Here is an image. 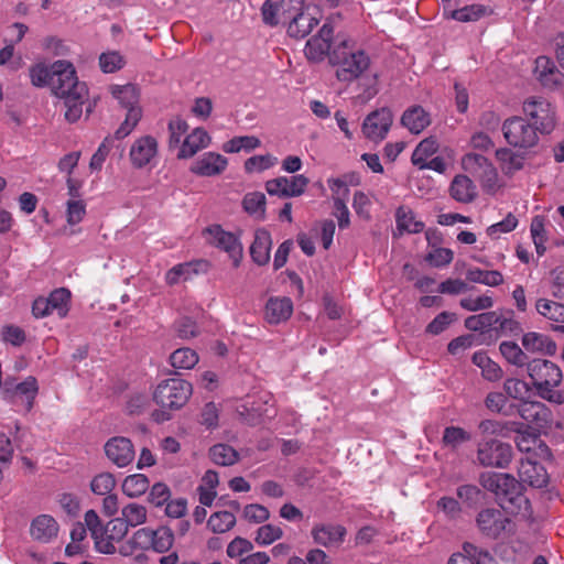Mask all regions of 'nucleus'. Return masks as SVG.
<instances>
[{
	"mask_svg": "<svg viewBox=\"0 0 564 564\" xmlns=\"http://www.w3.org/2000/svg\"><path fill=\"white\" fill-rule=\"evenodd\" d=\"M51 89L55 96L64 99L65 119L68 122H76L83 113L88 89L85 83L78 82L75 68L69 62L53 63Z\"/></svg>",
	"mask_w": 564,
	"mask_h": 564,
	"instance_id": "f257e3e1",
	"label": "nucleus"
},
{
	"mask_svg": "<svg viewBox=\"0 0 564 564\" xmlns=\"http://www.w3.org/2000/svg\"><path fill=\"white\" fill-rule=\"evenodd\" d=\"M480 485L492 492L499 506L509 513L528 512L529 499L522 494V486L512 475L506 473H482Z\"/></svg>",
	"mask_w": 564,
	"mask_h": 564,
	"instance_id": "f03ea898",
	"label": "nucleus"
},
{
	"mask_svg": "<svg viewBox=\"0 0 564 564\" xmlns=\"http://www.w3.org/2000/svg\"><path fill=\"white\" fill-rule=\"evenodd\" d=\"M192 393V384L184 379L170 378L161 381L153 392V401L161 408L153 412L154 421L160 423L170 420L169 411L184 406Z\"/></svg>",
	"mask_w": 564,
	"mask_h": 564,
	"instance_id": "7ed1b4c3",
	"label": "nucleus"
},
{
	"mask_svg": "<svg viewBox=\"0 0 564 564\" xmlns=\"http://www.w3.org/2000/svg\"><path fill=\"white\" fill-rule=\"evenodd\" d=\"M354 43L340 40L330 54V65L336 67V78L350 83L359 78L369 67L370 59L364 51H354Z\"/></svg>",
	"mask_w": 564,
	"mask_h": 564,
	"instance_id": "20e7f679",
	"label": "nucleus"
},
{
	"mask_svg": "<svg viewBox=\"0 0 564 564\" xmlns=\"http://www.w3.org/2000/svg\"><path fill=\"white\" fill-rule=\"evenodd\" d=\"M527 372L532 380L539 395L555 404H561L564 397L554 388L562 382V371L560 367L551 360L535 358L527 365Z\"/></svg>",
	"mask_w": 564,
	"mask_h": 564,
	"instance_id": "39448f33",
	"label": "nucleus"
},
{
	"mask_svg": "<svg viewBox=\"0 0 564 564\" xmlns=\"http://www.w3.org/2000/svg\"><path fill=\"white\" fill-rule=\"evenodd\" d=\"M513 459L511 444L498 438H486L477 445V462L486 468L506 469Z\"/></svg>",
	"mask_w": 564,
	"mask_h": 564,
	"instance_id": "423d86ee",
	"label": "nucleus"
},
{
	"mask_svg": "<svg viewBox=\"0 0 564 564\" xmlns=\"http://www.w3.org/2000/svg\"><path fill=\"white\" fill-rule=\"evenodd\" d=\"M538 129L522 117H511L502 124L503 137L514 148L529 149L538 143Z\"/></svg>",
	"mask_w": 564,
	"mask_h": 564,
	"instance_id": "0eeeda50",
	"label": "nucleus"
},
{
	"mask_svg": "<svg viewBox=\"0 0 564 564\" xmlns=\"http://www.w3.org/2000/svg\"><path fill=\"white\" fill-rule=\"evenodd\" d=\"M523 112L532 121V126L541 133H550L555 124V109L543 97H530L523 102Z\"/></svg>",
	"mask_w": 564,
	"mask_h": 564,
	"instance_id": "6e6552de",
	"label": "nucleus"
},
{
	"mask_svg": "<svg viewBox=\"0 0 564 564\" xmlns=\"http://www.w3.org/2000/svg\"><path fill=\"white\" fill-rule=\"evenodd\" d=\"M203 235L208 243L228 253L234 267H239L243 248L235 234L224 230L220 225H212L204 229Z\"/></svg>",
	"mask_w": 564,
	"mask_h": 564,
	"instance_id": "1a4fd4ad",
	"label": "nucleus"
},
{
	"mask_svg": "<svg viewBox=\"0 0 564 564\" xmlns=\"http://www.w3.org/2000/svg\"><path fill=\"white\" fill-rule=\"evenodd\" d=\"M476 524L479 531L490 539H498L512 530L510 518L496 508L481 510L477 514Z\"/></svg>",
	"mask_w": 564,
	"mask_h": 564,
	"instance_id": "9d476101",
	"label": "nucleus"
},
{
	"mask_svg": "<svg viewBox=\"0 0 564 564\" xmlns=\"http://www.w3.org/2000/svg\"><path fill=\"white\" fill-rule=\"evenodd\" d=\"M333 37V25L329 22L324 23L318 33L313 35L306 42L304 53L307 59L319 63L328 57V62L330 63Z\"/></svg>",
	"mask_w": 564,
	"mask_h": 564,
	"instance_id": "9b49d317",
	"label": "nucleus"
},
{
	"mask_svg": "<svg viewBox=\"0 0 564 564\" xmlns=\"http://www.w3.org/2000/svg\"><path fill=\"white\" fill-rule=\"evenodd\" d=\"M127 534V524L118 518L112 519L94 538L95 547L99 553L113 554L115 544L122 541Z\"/></svg>",
	"mask_w": 564,
	"mask_h": 564,
	"instance_id": "f8f14e48",
	"label": "nucleus"
},
{
	"mask_svg": "<svg viewBox=\"0 0 564 564\" xmlns=\"http://www.w3.org/2000/svg\"><path fill=\"white\" fill-rule=\"evenodd\" d=\"M392 122L393 116L388 108L375 110L365 118L362 133L368 140L380 142L386 138Z\"/></svg>",
	"mask_w": 564,
	"mask_h": 564,
	"instance_id": "ddd939ff",
	"label": "nucleus"
},
{
	"mask_svg": "<svg viewBox=\"0 0 564 564\" xmlns=\"http://www.w3.org/2000/svg\"><path fill=\"white\" fill-rule=\"evenodd\" d=\"M104 449L107 458L119 468L130 465L135 457L132 442L123 436L109 438Z\"/></svg>",
	"mask_w": 564,
	"mask_h": 564,
	"instance_id": "4468645a",
	"label": "nucleus"
},
{
	"mask_svg": "<svg viewBox=\"0 0 564 564\" xmlns=\"http://www.w3.org/2000/svg\"><path fill=\"white\" fill-rule=\"evenodd\" d=\"M463 169L478 176L484 186L492 187L497 181V172L492 164L481 154L468 153L462 159Z\"/></svg>",
	"mask_w": 564,
	"mask_h": 564,
	"instance_id": "2eb2a0df",
	"label": "nucleus"
},
{
	"mask_svg": "<svg viewBox=\"0 0 564 564\" xmlns=\"http://www.w3.org/2000/svg\"><path fill=\"white\" fill-rule=\"evenodd\" d=\"M534 75L538 82L549 90L564 86V73L549 56L542 55L535 59Z\"/></svg>",
	"mask_w": 564,
	"mask_h": 564,
	"instance_id": "dca6fc26",
	"label": "nucleus"
},
{
	"mask_svg": "<svg viewBox=\"0 0 564 564\" xmlns=\"http://www.w3.org/2000/svg\"><path fill=\"white\" fill-rule=\"evenodd\" d=\"M308 178L302 174L292 177H278L265 183V189L270 195L283 197L300 196L304 193Z\"/></svg>",
	"mask_w": 564,
	"mask_h": 564,
	"instance_id": "f3484780",
	"label": "nucleus"
},
{
	"mask_svg": "<svg viewBox=\"0 0 564 564\" xmlns=\"http://www.w3.org/2000/svg\"><path fill=\"white\" fill-rule=\"evenodd\" d=\"M518 477L520 484L524 482L534 488H543L549 482V474L544 466L531 457L520 459Z\"/></svg>",
	"mask_w": 564,
	"mask_h": 564,
	"instance_id": "a211bd4d",
	"label": "nucleus"
},
{
	"mask_svg": "<svg viewBox=\"0 0 564 564\" xmlns=\"http://www.w3.org/2000/svg\"><path fill=\"white\" fill-rule=\"evenodd\" d=\"M228 165V160L216 152H207L199 156L192 165L191 171L199 176H215L221 174Z\"/></svg>",
	"mask_w": 564,
	"mask_h": 564,
	"instance_id": "6ab92c4d",
	"label": "nucleus"
},
{
	"mask_svg": "<svg viewBox=\"0 0 564 564\" xmlns=\"http://www.w3.org/2000/svg\"><path fill=\"white\" fill-rule=\"evenodd\" d=\"M312 538L325 547L339 546L346 535V529L339 524H316L312 529Z\"/></svg>",
	"mask_w": 564,
	"mask_h": 564,
	"instance_id": "aec40b11",
	"label": "nucleus"
},
{
	"mask_svg": "<svg viewBox=\"0 0 564 564\" xmlns=\"http://www.w3.org/2000/svg\"><path fill=\"white\" fill-rule=\"evenodd\" d=\"M522 347L527 352L553 356L556 352V344L550 336L538 332H528L521 338Z\"/></svg>",
	"mask_w": 564,
	"mask_h": 564,
	"instance_id": "412c9836",
	"label": "nucleus"
},
{
	"mask_svg": "<svg viewBox=\"0 0 564 564\" xmlns=\"http://www.w3.org/2000/svg\"><path fill=\"white\" fill-rule=\"evenodd\" d=\"M158 151L156 140L150 135L134 141L130 149V159L135 167H143L151 162Z\"/></svg>",
	"mask_w": 564,
	"mask_h": 564,
	"instance_id": "4be33fe9",
	"label": "nucleus"
},
{
	"mask_svg": "<svg viewBox=\"0 0 564 564\" xmlns=\"http://www.w3.org/2000/svg\"><path fill=\"white\" fill-rule=\"evenodd\" d=\"M492 560L494 557L488 550L465 542L462 546V551L454 553L447 564H486V562Z\"/></svg>",
	"mask_w": 564,
	"mask_h": 564,
	"instance_id": "5701e85b",
	"label": "nucleus"
},
{
	"mask_svg": "<svg viewBox=\"0 0 564 564\" xmlns=\"http://www.w3.org/2000/svg\"><path fill=\"white\" fill-rule=\"evenodd\" d=\"M293 313V303L286 296L270 297L264 307V318L270 324L285 322Z\"/></svg>",
	"mask_w": 564,
	"mask_h": 564,
	"instance_id": "b1692460",
	"label": "nucleus"
},
{
	"mask_svg": "<svg viewBox=\"0 0 564 564\" xmlns=\"http://www.w3.org/2000/svg\"><path fill=\"white\" fill-rule=\"evenodd\" d=\"M212 138L204 128H195L180 147L178 159H188L210 144Z\"/></svg>",
	"mask_w": 564,
	"mask_h": 564,
	"instance_id": "393cba45",
	"label": "nucleus"
},
{
	"mask_svg": "<svg viewBox=\"0 0 564 564\" xmlns=\"http://www.w3.org/2000/svg\"><path fill=\"white\" fill-rule=\"evenodd\" d=\"M519 413L523 420L539 429L547 426L551 422L550 410L542 402H524L520 405Z\"/></svg>",
	"mask_w": 564,
	"mask_h": 564,
	"instance_id": "a878e982",
	"label": "nucleus"
},
{
	"mask_svg": "<svg viewBox=\"0 0 564 564\" xmlns=\"http://www.w3.org/2000/svg\"><path fill=\"white\" fill-rule=\"evenodd\" d=\"M449 195L456 202L468 204L477 197V187L466 175H456L449 186Z\"/></svg>",
	"mask_w": 564,
	"mask_h": 564,
	"instance_id": "bb28decb",
	"label": "nucleus"
},
{
	"mask_svg": "<svg viewBox=\"0 0 564 564\" xmlns=\"http://www.w3.org/2000/svg\"><path fill=\"white\" fill-rule=\"evenodd\" d=\"M401 123L411 133L419 134L431 124V117L423 107L412 106L403 112Z\"/></svg>",
	"mask_w": 564,
	"mask_h": 564,
	"instance_id": "cd10ccee",
	"label": "nucleus"
},
{
	"mask_svg": "<svg viewBox=\"0 0 564 564\" xmlns=\"http://www.w3.org/2000/svg\"><path fill=\"white\" fill-rule=\"evenodd\" d=\"M272 239L269 231L259 229L254 234V240L250 246V254L258 265H264L270 260Z\"/></svg>",
	"mask_w": 564,
	"mask_h": 564,
	"instance_id": "c85d7f7f",
	"label": "nucleus"
},
{
	"mask_svg": "<svg viewBox=\"0 0 564 564\" xmlns=\"http://www.w3.org/2000/svg\"><path fill=\"white\" fill-rule=\"evenodd\" d=\"M58 524L55 519L47 514L35 518L31 524L32 536L40 542H50L57 535Z\"/></svg>",
	"mask_w": 564,
	"mask_h": 564,
	"instance_id": "c756f323",
	"label": "nucleus"
},
{
	"mask_svg": "<svg viewBox=\"0 0 564 564\" xmlns=\"http://www.w3.org/2000/svg\"><path fill=\"white\" fill-rule=\"evenodd\" d=\"M204 264L205 263L203 261L176 264L165 273V282L171 286L181 282H186L194 275L198 274L199 268Z\"/></svg>",
	"mask_w": 564,
	"mask_h": 564,
	"instance_id": "7c9ffc66",
	"label": "nucleus"
},
{
	"mask_svg": "<svg viewBox=\"0 0 564 564\" xmlns=\"http://www.w3.org/2000/svg\"><path fill=\"white\" fill-rule=\"evenodd\" d=\"M317 23L318 20L305 9L299 17H295V19H292L285 25H288L290 36L302 39L306 36Z\"/></svg>",
	"mask_w": 564,
	"mask_h": 564,
	"instance_id": "2f4dec72",
	"label": "nucleus"
},
{
	"mask_svg": "<svg viewBox=\"0 0 564 564\" xmlns=\"http://www.w3.org/2000/svg\"><path fill=\"white\" fill-rule=\"evenodd\" d=\"M498 321V312L490 311L468 316L465 319L464 325L467 329L471 332L487 333L494 332V326L497 324Z\"/></svg>",
	"mask_w": 564,
	"mask_h": 564,
	"instance_id": "473e14b6",
	"label": "nucleus"
},
{
	"mask_svg": "<svg viewBox=\"0 0 564 564\" xmlns=\"http://www.w3.org/2000/svg\"><path fill=\"white\" fill-rule=\"evenodd\" d=\"M488 8L482 4H470L460 9L444 11V15L458 22H475L488 14Z\"/></svg>",
	"mask_w": 564,
	"mask_h": 564,
	"instance_id": "72a5a7b5",
	"label": "nucleus"
},
{
	"mask_svg": "<svg viewBox=\"0 0 564 564\" xmlns=\"http://www.w3.org/2000/svg\"><path fill=\"white\" fill-rule=\"evenodd\" d=\"M496 158L500 169L505 174L512 175L523 167V156L514 153L508 148H501L496 151Z\"/></svg>",
	"mask_w": 564,
	"mask_h": 564,
	"instance_id": "f704fd0d",
	"label": "nucleus"
},
{
	"mask_svg": "<svg viewBox=\"0 0 564 564\" xmlns=\"http://www.w3.org/2000/svg\"><path fill=\"white\" fill-rule=\"evenodd\" d=\"M147 518L148 510L144 506L137 502H130L122 508L121 517L118 519L127 524V530L129 531L130 527L134 528L145 523Z\"/></svg>",
	"mask_w": 564,
	"mask_h": 564,
	"instance_id": "c9c22d12",
	"label": "nucleus"
},
{
	"mask_svg": "<svg viewBox=\"0 0 564 564\" xmlns=\"http://www.w3.org/2000/svg\"><path fill=\"white\" fill-rule=\"evenodd\" d=\"M535 310L550 321L564 323V304L562 303L549 299H539L535 302Z\"/></svg>",
	"mask_w": 564,
	"mask_h": 564,
	"instance_id": "e433bc0d",
	"label": "nucleus"
},
{
	"mask_svg": "<svg viewBox=\"0 0 564 564\" xmlns=\"http://www.w3.org/2000/svg\"><path fill=\"white\" fill-rule=\"evenodd\" d=\"M210 459L220 466H231L239 459L238 452L227 444H216L209 448Z\"/></svg>",
	"mask_w": 564,
	"mask_h": 564,
	"instance_id": "4c0bfd02",
	"label": "nucleus"
},
{
	"mask_svg": "<svg viewBox=\"0 0 564 564\" xmlns=\"http://www.w3.org/2000/svg\"><path fill=\"white\" fill-rule=\"evenodd\" d=\"M111 93L113 97L119 100L120 105L128 111L130 108H140L138 106L139 91L134 85L127 84L123 86H113L111 87Z\"/></svg>",
	"mask_w": 564,
	"mask_h": 564,
	"instance_id": "58836bf2",
	"label": "nucleus"
},
{
	"mask_svg": "<svg viewBox=\"0 0 564 564\" xmlns=\"http://www.w3.org/2000/svg\"><path fill=\"white\" fill-rule=\"evenodd\" d=\"M395 218L400 230L417 234L424 229V224L415 218L414 213L409 207H400L397 210Z\"/></svg>",
	"mask_w": 564,
	"mask_h": 564,
	"instance_id": "ea45409f",
	"label": "nucleus"
},
{
	"mask_svg": "<svg viewBox=\"0 0 564 564\" xmlns=\"http://www.w3.org/2000/svg\"><path fill=\"white\" fill-rule=\"evenodd\" d=\"M499 350L505 359L516 367H527L529 364L525 351L513 341H502L499 346Z\"/></svg>",
	"mask_w": 564,
	"mask_h": 564,
	"instance_id": "a19ab883",
	"label": "nucleus"
},
{
	"mask_svg": "<svg viewBox=\"0 0 564 564\" xmlns=\"http://www.w3.org/2000/svg\"><path fill=\"white\" fill-rule=\"evenodd\" d=\"M149 479L142 474L126 477L122 482V491L130 498L140 497L149 489Z\"/></svg>",
	"mask_w": 564,
	"mask_h": 564,
	"instance_id": "79ce46f5",
	"label": "nucleus"
},
{
	"mask_svg": "<svg viewBox=\"0 0 564 564\" xmlns=\"http://www.w3.org/2000/svg\"><path fill=\"white\" fill-rule=\"evenodd\" d=\"M236 524V517L231 511H218L213 513L207 522L214 533H225Z\"/></svg>",
	"mask_w": 564,
	"mask_h": 564,
	"instance_id": "37998d69",
	"label": "nucleus"
},
{
	"mask_svg": "<svg viewBox=\"0 0 564 564\" xmlns=\"http://www.w3.org/2000/svg\"><path fill=\"white\" fill-rule=\"evenodd\" d=\"M198 362V355L191 348H178L170 356V364L176 369H192Z\"/></svg>",
	"mask_w": 564,
	"mask_h": 564,
	"instance_id": "c03bdc74",
	"label": "nucleus"
},
{
	"mask_svg": "<svg viewBox=\"0 0 564 564\" xmlns=\"http://www.w3.org/2000/svg\"><path fill=\"white\" fill-rule=\"evenodd\" d=\"M471 440L470 434L462 427L448 426L444 430L442 442L445 447L457 449L462 444Z\"/></svg>",
	"mask_w": 564,
	"mask_h": 564,
	"instance_id": "a18cd8bd",
	"label": "nucleus"
},
{
	"mask_svg": "<svg viewBox=\"0 0 564 564\" xmlns=\"http://www.w3.org/2000/svg\"><path fill=\"white\" fill-rule=\"evenodd\" d=\"M46 299L53 313H56L61 318L67 315L70 300V292L67 289L61 288L54 290Z\"/></svg>",
	"mask_w": 564,
	"mask_h": 564,
	"instance_id": "49530a36",
	"label": "nucleus"
},
{
	"mask_svg": "<svg viewBox=\"0 0 564 564\" xmlns=\"http://www.w3.org/2000/svg\"><path fill=\"white\" fill-rule=\"evenodd\" d=\"M260 140L254 135L235 137L223 144L226 153H237L241 150L251 151L260 147Z\"/></svg>",
	"mask_w": 564,
	"mask_h": 564,
	"instance_id": "de8ad7c7",
	"label": "nucleus"
},
{
	"mask_svg": "<svg viewBox=\"0 0 564 564\" xmlns=\"http://www.w3.org/2000/svg\"><path fill=\"white\" fill-rule=\"evenodd\" d=\"M467 279L475 283H481L488 286H497L503 282V276L499 271H485L478 268L467 271Z\"/></svg>",
	"mask_w": 564,
	"mask_h": 564,
	"instance_id": "09e8293b",
	"label": "nucleus"
},
{
	"mask_svg": "<svg viewBox=\"0 0 564 564\" xmlns=\"http://www.w3.org/2000/svg\"><path fill=\"white\" fill-rule=\"evenodd\" d=\"M174 542V534L167 527H159L153 529L151 550L163 553L169 551Z\"/></svg>",
	"mask_w": 564,
	"mask_h": 564,
	"instance_id": "8fccbe9b",
	"label": "nucleus"
},
{
	"mask_svg": "<svg viewBox=\"0 0 564 564\" xmlns=\"http://www.w3.org/2000/svg\"><path fill=\"white\" fill-rule=\"evenodd\" d=\"M498 319L492 332L496 337L517 335L521 332L520 323L516 321L511 314L505 315L498 312Z\"/></svg>",
	"mask_w": 564,
	"mask_h": 564,
	"instance_id": "3c124183",
	"label": "nucleus"
},
{
	"mask_svg": "<svg viewBox=\"0 0 564 564\" xmlns=\"http://www.w3.org/2000/svg\"><path fill=\"white\" fill-rule=\"evenodd\" d=\"M438 149L437 140L433 137L422 140L412 154V163L419 165L433 155Z\"/></svg>",
	"mask_w": 564,
	"mask_h": 564,
	"instance_id": "603ef678",
	"label": "nucleus"
},
{
	"mask_svg": "<svg viewBox=\"0 0 564 564\" xmlns=\"http://www.w3.org/2000/svg\"><path fill=\"white\" fill-rule=\"evenodd\" d=\"M116 486V479L110 473H101L95 476L90 482V489L94 494L106 496L111 494Z\"/></svg>",
	"mask_w": 564,
	"mask_h": 564,
	"instance_id": "864d4df0",
	"label": "nucleus"
},
{
	"mask_svg": "<svg viewBox=\"0 0 564 564\" xmlns=\"http://www.w3.org/2000/svg\"><path fill=\"white\" fill-rule=\"evenodd\" d=\"M278 4L280 17L283 18V25L305 10L304 0H281Z\"/></svg>",
	"mask_w": 564,
	"mask_h": 564,
	"instance_id": "5fc2aeb1",
	"label": "nucleus"
},
{
	"mask_svg": "<svg viewBox=\"0 0 564 564\" xmlns=\"http://www.w3.org/2000/svg\"><path fill=\"white\" fill-rule=\"evenodd\" d=\"M283 531L280 527L269 523L261 525L257 530L254 541L259 545H270L276 540L281 539Z\"/></svg>",
	"mask_w": 564,
	"mask_h": 564,
	"instance_id": "6e6d98bb",
	"label": "nucleus"
},
{
	"mask_svg": "<svg viewBox=\"0 0 564 564\" xmlns=\"http://www.w3.org/2000/svg\"><path fill=\"white\" fill-rule=\"evenodd\" d=\"M242 205L248 214L263 217L265 196L260 192L248 193L243 197Z\"/></svg>",
	"mask_w": 564,
	"mask_h": 564,
	"instance_id": "4d7b16f0",
	"label": "nucleus"
},
{
	"mask_svg": "<svg viewBox=\"0 0 564 564\" xmlns=\"http://www.w3.org/2000/svg\"><path fill=\"white\" fill-rule=\"evenodd\" d=\"M503 390L507 397L516 400H523L529 395L530 387L521 379L509 378L503 383Z\"/></svg>",
	"mask_w": 564,
	"mask_h": 564,
	"instance_id": "13d9d810",
	"label": "nucleus"
},
{
	"mask_svg": "<svg viewBox=\"0 0 564 564\" xmlns=\"http://www.w3.org/2000/svg\"><path fill=\"white\" fill-rule=\"evenodd\" d=\"M142 112L140 108H130L127 112L124 121L115 132L117 139H123L129 135L141 119Z\"/></svg>",
	"mask_w": 564,
	"mask_h": 564,
	"instance_id": "bf43d9fd",
	"label": "nucleus"
},
{
	"mask_svg": "<svg viewBox=\"0 0 564 564\" xmlns=\"http://www.w3.org/2000/svg\"><path fill=\"white\" fill-rule=\"evenodd\" d=\"M539 440V435L534 432L519 431L514 437V443L521 453H525L528 456H530Z\"/></svg>",
	"mask_w": 564,
	"mask_h": 564,
	"instance_id": "052dcab7",
	"label": "nucleus"
},
{
	"mask_svg": "<svg viewBox=\"0 0 564 564\" xmlns=\"http://www.w3.org/2000/svg\"><path fill=\"white\" fill-rule=\"evenodd\" d=\"M262 21L269 26L283 25V18L280 17L278 2L265 0L261 8Z\"/></svg>",
	"mask_w": 564,
	"mask_h": 564,
	"instance_id": "680f3d73",
	"label": "nucleus"
},
{
	"mask_svg": "<svg viewBox=\"0 0 564 564\" xmlns=\"http://www.w3.org/2000/svg\"><path fill=\"white\" fill-rule=\"evenodd\" d=\"M187 129H188V124L184 119H182L180 117H175L170 120V122H169V132H170L169 145H170V148H176L181 144V138L187 131Z\"/></svg>",
	"mask_w": 564,
	"mask_h": 564,
	"instance_id": "e2e57ef3",
	"label": "nucleus"
},
{
	"mask_svg": "<svg viewBox=\"0 0 564 564\" xmlns=\"http://www.w3.org/2000/svg\"><path fill=\"white\" fill-rule=\"evenodd\" d=\"M37 381L34 377L30 376L24 381L15 386V393L25 397L28 402V410L33 405V400L37 393Z\"/></svg>",
	"mask_w": 564,
	"mask_h": 564,
	"instance_id": "0e129e2a",
	"label": "nucleus"
},
{
	"mask_svg": "<svg viewBox=\"0 0 564 564\" xmlns=\"http://www.w3.org/2000/svg\"><path fill=\"white\" fill-rule=\"evenodd\" d=\"M459 304L466 311L477 312L491 308L494 306V300L489 295H481L478 297L462 299Z\"/></svg>",
	"mask_w": 564,
	"mask_h": 564,
	"instance_id": "69168bd1",
	"label": "nucleus"
},
{
	"mask_svg": "<svg viewBox=\"0 0 564 564\" xmlns=\"http://www.w3.org/2000/svg\"><path fill=\"white\" fill-rule=\"evenodd\" d=\"M518 225V219L512 214H508L507 217L491 226L488 227L487 234L492 239H498L501 234H507L512 231Z\"/></svg>",
	"mask_w": 564,
	"mask_h": 564,
	"instance_id": "338daca9",
	"label": "nucleus"
},
{
	"mask_svg": "<svg viewBox=\"0 0 564 564\" xmlns=\"http://www.w3.org/2000/svg\"><path fill=\"white\" fill-rule=\"evenodd\" d=\"M455 319L456 315L454 313L442 312L426 326V333L438 335L444 332Z\"/></svg>",
	"mask_w": 564,
	"mask_h": 564,
	"instance_id": "774afa93",
	"label": "nucleus"
}]
</instances>
